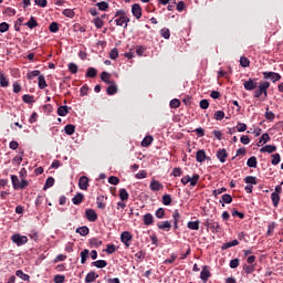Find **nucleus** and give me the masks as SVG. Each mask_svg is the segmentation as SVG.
<instances>
[{"label": "nucleus", "mask_w": 283, "mask_h": 283, "mask_svg": "<svg viewBox=\"0 0 283 283\" xmlns=\"http://www.w3.org/2000/svg\"><path fill=\"white\" fill-rule=\"evenodd\" d=\"M114 21L116 22V25H119L120 28H127L129 18L127 17L125 10H118L114 15Z\"/></svg>", "instance_id": "f257e3e1"}, {"label": "nucleus", "mask_w": 283, "mask_h": 283, "mask_svg": "<svg viewBox=\"0 0 283 283\" xmlns=\"http://www.w3.org/2000/svg\"><path fill=\"white\" fill-rule=\"evenodd\" d=\"M11 240L18 247H23V244H28V237L21 234H13Z\"/></svg>", "instance_id": "f03ea898"}, {"label": "nucleus", "mask_w": 283, "mask_h": 283, "mask_svg": "<svg viewBox=\"0 0 283 283\" xmlns=\"http://www.w3.org/2000/svg\"><path fill=\"white\" fill-rule=\"evenodd\" d=\"M78 187L82 191H87V187H90V178H87V176H82L78 180Z\"/></svg>", "instance_id": "7ed1b4c3"}, {"label": "nucleus", "mask_w": 283, "mask_h": 283, "mask_svg": "<svg viewBox=\"0 0 283 283\" xmlns=\"http://www.w3.org/2000/svg\"><path fill=\"white\" fill-rule=\"evenodd\" d=\"M244 90H248L249 92L255 90L258 87V82L253 78H249V81H245L243 83Z\"/></svg>", "instance_id": "20e7f679"}, {"label": "nucleus", "mask_w": 283, "mask_h": 283, "mask_svg": "<svg viewBox=\"0 0 283 283\" xmlns=\"http://www.w3.org/2000/svg\"><path fill=\"white\" fill-rule=\"evenodd\" d=\"M85 216L90 222H96V220H98V214H96V211L92 209H86Z\"/></svg>", "instance_id": "39448f33"}, {"label": "nucleus", "mask_w": 283, "mask_h": 283, "mask_svg": "<svg viewBox=\"0 0 283 283\" xmlns=\"http://www.w3.org/2000/svg\"><path fill=\"white\" fill-rule=\"evenodd\" d=\"M132 12L136 19H140V17H143V8H140V4L138 3L133 4Z\"/></svg>", "instance_id": "423d86ee"}, {"label": "nucleus", "mask_w": 283, "mask_h": 283, "mask_svg": "<svg viewBox=\"0 0 283 283\" xmlns=\"http://www.w3.org/2000/svg\"><path fill=\"white\" fill-rule=\"evenodd\" d=\"M264 78H271V81H273V83L280 81V78H282V76L279 73H273V72H264L263 73Z\"/></svg>", "instance_id": "0eeeda50"}, {"label": "nucleus", "mask_w": 283, "mask_h": 283, "mask_svg": "<svg viewBox=\"0 0 283 283\" xmlns=\"http://www.w3.org/2000/svg\"><path fill=\"white\" fill-rule=\"evenodd\" d=\"M229 154H227V149H219L217 151V158L220 160V163H227Z\"/></svg>", "instance_id": "6e6552de"}, {"label": "nucleus", "mask_w": 283, "mask_h": 283, "mask_svg": "<svg viewBox=\"0 0 283 283\" xmlns=\"http://www.w3.org/2000/svg\"><path fill=\"white\" fill-rule=\"evenodd\" d=\"M150 189L151 191H160V189H164V186L160 184V181L153 179L150 181Z\"/></svg>", "instance_id": "1a4fd4ad"}, {"label": "nucleus", "mask_w": 283, "mask_h": 283, "mask_svg": "<svg viewBox=\"0 0 283 283\" xmlns=\"http://www.w3.org/2000/svg\"><path fill=\"white\" fill-rule=\"evenodd\" d=\"M200 277H201L202 282H207L209 280V277H211V272L209 271V268H207V266L202 268Z\"/></svg>", "instance_id": "9d476101"}, {"label": "nucleus", "mask_w": 283, "mask_h": 283, "mask_svg": "<svg viewBox=\"0 0 283 283\" xmlns=\"http://www.w3.org/2000/svg\"><path fill=\"white\" fill-rule=\"evenodd\" d=\"M106 92L108 96H114V94L118 92V86L116 85V82H112L109 86L106 88Z\"/></svg>", "instance_id": "9b49d317"}, {"label": "nucleus", "mask_w": 283, "mask_h": 283, "mask_svg": "<svg viewBox=\"0 0 283 283\" xmlns=\"http://www.w3.org/2000/svg\"><path fill=\"white\" fill-rule=\"evenodd\" d=\"M101 78H102L103 83H106L107 85L114 83V80H112V74H109L105 71L102 72Z\"/></svg>", "instance_id": "f8f14e48"}, {"label": "nucleus", "mask_w": 283, "mask_h": 283, "mask_svg": "<svg viewBox=\"0 0 283 283\" xmlns=\"http://www.w3.org/2000/svg\"><path fill=\"white\" fill-rule=\"evenodd\" d=\"M120 240L123 243H125L126 247H129V242L132 241V234L125 231L122 233Z\"/></svg>", "instance_id": "ddd939ff"}, {"label": "nucleus", "mask_w": 283, "mask_h": 283, "mask_svg": "<svg viewBox=\"0 0 283 283\" xmlns=\"http://www.w3.org/2000/svg\"><path fill=\"white\" fill-rule=\"evenodd\" d=\"M277 147L273 145H266L260 149L261 154H273V151H276Z\"/></svg>", "instance_id": "4468645a"}, {"label": "nucleus", "mask_w": 283, "mask_h": 283, "mask_svg": "<svg viewBox=\"0 0 283 283\" xmlns=\"http://www.w3.org/2000/svg\"><path fill=\"white\" fill-rule=\"evenodd\" d=\"M197 163H205L207 159V153L205 150H198L196 154Z\"/></svg>", "instance_id": "2eb2a0df"}, {"label": "nucleus", "mask_w": 283, "mask_h": 283, "mask_svg": "<svg viewBox=\"0 0 283 283\" xmlns=\"http://www.w3.org/2000/svg\"><path fill=\"white\" fill-rule=\"evenodd\" d=\"M247 165L248 167L255 169V167H258V158L255 156L250 157L247 161Z\"/></svg>", "instance_id": "dca6fc26"}, {"label": "nucleus", "mask_w": 283, "mask_h": 283, "mask_svg": "<svg viewBox=\"0 0 283 283\" xmlns=\"http://www.w3.org/2000/svg\"><path fill=\"white\" fill-rule=\"evenodd\" d=\"M38 85H39L40 90H45V87H48V83L45 82V76L40 75L38 77Z\"/></svg>", "instance_id": "f3484780"}, {"label": "nucleus", "mask_w": 283, "mask_h": 283, "mask_svg": "<svg viewBox=\"0 0 283 283\" xmlns=\"http://www.w3.org/2000/svg\"><path fill=\"white\" fill-rule=\"evenodd\" d=\"M92 264L93 266H96V269H105V266H107V261L97 260V261H94Z\"/></svg>", "instance_id": "a211bd4d"}, {"label": "nucleus", "mask_w": 283, "mask_h": 283, "mask_svg": "<svg viewBox=\"0 0 283 283\" xmlns=\"http://www.w3.org/2000/svg\"><path fill=\"white\" fill-rule=\"evenodd\" d=\"M188 229H191V231H198V229H200V221H189Z\"/></svg>", "instance_id": "6ab92c4d"}, {"label": "nucleus", "mask_w": 283, "mask_h": 283, "mask_svg": "<svg viewBox=\"0 0 283 283\" xmlns=\"http://www.w3.org/2000/svg\"><path fill=\"white\" fill-rule=\"evenodd\" d=\"M97 277H98V274H96V272H90V273L86 275V277H85V282H86V283L94 282Z\"/></svg>", "instance_id": "aec40b11"}, {"label": "nucleus", "mask_w": 283, "mask_h": 283, "mask_svg": "<svg viewBox=\"0 0 283 283\" xmlns=\"http://www.w3.org/2000/svg\"><path fill=\"white\" fill-rule=\"evenodd\" d=\"M154 223V216H151V213H147L144 216V224H146V227H149V224Z\"/></svg>", "instance_id": "412c9836"}, {"label": "nucleus", "mask_w": 283, "mask_h": 283, "mask_svg": "<svg viewBox=\"0 0 283 283\" xmlns=\"http://www.w3.org/2000/svg\"><path fill=\"white\" fill-rule=\"evenodd\" d=\"M119 198L123 202H125V200H129V193L127 192V190L125 188H122L119 190Z\"/></svg>", "instance_id": "4be33fe9"}, {"label": "nucleus", "mask_w": 283, "mask_h": 283, "mask_svg": "<svg viewBox=\"0 0 283 283\" xmlns=\"http://www.w3.org/2000/svg\"><path fill=\"white\" fill-rule=\"evenodd\" d=\"M0 85L1 87H8V85H10L8 77H6L2 72H0Z\"/></svg>", "instance_id": "5701e85b"}, {"label": "nucleus", "mask_w": 283, "mask_h": 283, "mask_svg": "<svg viewBox=\"0 0 283 283\" xmlns=\"http://www.w3.org/2000/svg\"><path fill=\"white\" fill-rule=\"evenodd\" d=\"M80 255L82 264H85V262H87V258H90V250H83Z\"/></svg>", "instance_id": "b1692460"}, {"label": "nucleus", "mask_w": 283, "mask_h": 283, "mask_svg": "<svg viewBox=\"0 0 283 283\" xmlns=\"http://www.w3.org/2000/svg\"><path fill=\"white\" fill-rule=\"evenodd\" d=\"M15 275H17L18 277H20V280H23L24 282L30 281V275L23 273V271H21V270H18V271L15 272Z\"/></svg>", "instance_id": "393cba45"}, {"label": "nucleus", "mask_w": 283, "mask_h": 283, "mask_svg": "<svg viewBox=\"0 0 283 283\" xmlns=\"http://www.w3.org/2000/svg\"><path fill=\"white\" fill-rule=\"evenodd\" d=\"M64 132H65V134H67V136H72V134H74V132H76V127L72 124H69L65 126Z\"/></svg>", "instance_id": "a878e982"}, {"label": "nucleus", "mask_w": 283, "mask_h": 283, "mask_svg": "<svg viewBox=\"0 0 283 283\" xmlns=\"http://www.w3.org/2000/svg\"><path fill=\"white\" fill-rule=\"evenodd\" d=\"M83 198H85V196H83V193L78 192V193L72 199L73 205H81V202H83Z\"/></svg>", "instance_id": "bb28decb"}, {"label": "nucleus", "mask_w": 283, "mask_h": 283, "mask_svg": "<svg viewBox=\"0 0 283 283\" xmlns=\"http://www.w3.org/2000/svg\"><path fill=\"white\" fill-rule=\"evenodd\" d=\"M154 143V137L151 136H146L143 142H142V147H149Z\"/></svg>", "instance_id": "cd10ccee"}, {"label": "nucleus", "mask_w": 283, "mask_h": 283, "mask_svg": "<svg viewBox=\"0 0 283 283\" xmlns=\"http://www.w3.org/2000/svg\"><path fill=\"white\" fill-rule=\"evenodd\" d=\"M271 200L273 202V206L277 207L280 205V195H277V192H272Z\"/></svg>", "instance_id": "c85d7f7f"}, {"label": "nucleus", "mask_w": 283, "mask_h": 283, "mask_svg": "<svg viewBox=\"0 0 283 283\" xmlns=\"http://www.w3.org/2000/svg\"><path fill=\"white\" fill-rule=\"evenodd\" d=\"M269 87H271V83L269 82H263L259 85V90L263 92L264 96H266V90H269Z\"/></svg>", "instance_id": "c756f323"}, {"label": "nucleus", "mask_w": 283, "mask_h": 283, "mask_svg": "<svg viewBox=\"0 0 283 283\" xmlns=\"http://www.w3.org/2000/svg\"><path fill=\"white\" fill-rule=\"evenodd\" d=\"M158 229H161V230L167 229V231H169V229H171V222L163 221V222L158 223Z\"/></svg>", "instance_id": "7c9ffc66"}, {"label": "nucleus", "mask_w": 283, "mask_h": 283, "mask_svg": "<svg viewBox=\"0 0 283 283\" xmlns=\"http://www.w3.org/2000/svg\"><path fill=\"white\" fill-rule=\"evenodd\" d=\"M172 220H174L175 229H178V222L180 220V212H178V210H176L172 213Z\"/></svg>", "instance_id": "2f4dec72"}, {"label": "nucleus", "mask_w": 283, "mask_h": 283, "mask_svg": "<svg viewBox=\"0 0 283 283\" xmlns=\"http://www.w3.org/2000/svg\"><path fill=\"white\" fill-rule=\"evenodd\" d=\"M25 25H28V28L32 30L33 28H36L39 23L36 22V19H34V17H31L30 20L25 23Z\"/></svg>", "instance_id": "473e14b6"}, {"label": "nucleus", "mask_w": 283, "mask_h": 283, "mask_svg": "<svg viewBox=\"0 0 283 283\" xmlns=\"http://www.w3.org/2000/svg\"><path fill=\"white\" fill-rule=\"evenodd\" d=\"M76 233H80V235H87L90 233V228L80 227L76 229Z\"/></svg>", "instance_id": "72a5a7b5"}, {"label": "nucleus", "mask_w": 283, "mask_h": 283, "mask_svg": "<svg viewBox=\"0 0 283 283\" xmlns=\"http://www.w3.org/2000/svg\"><path fill=\"white\" fill-rule=\"evenodd\" d=\"M96 74H97V71H96V69H94V67H90V69L87 70V72H86V76H87L88 78H95Z\"/></svg>", "instance_id": "f704fd0d"}, {"label": "nucleus", "mask_w": 283, "mask_h": 283, "mask_svg": "<svg viewBox=\"0 0 283 283\" xmlns=\"http://www.w3.org/2000/svg\"><path fill=\"white\" fill-rule=\"evenodd\" d=\"M50 187H54V179L52 177H49L45 181L43 190L50 189Z\"/></svg>", "instance_id": "c9c22d12"}, {"label": "nucleus", "mask_w": 283, "mask_h": 283, "mask_svg": "<svg viewBox=\"0 0 283 283\" xmlns=\"http://www.w3.org/2000/svg\"><path fill=\"white\" fill-rule=\"evenodd\" d=\"M57 115L59 116H67V106H60L57 108Z\"/></svg>", "instance_id": "e433bc0d"}, {"label": "nucleus", "mask_w": 283, "mask_h": 283, "mask_svg": "<svg viewBox=\"0 0 283 283\" xmlns=\"http://www.w3.org/2000/svg\"><path fill=\"white\" fill-rule=\"evenodd\" d=\"M39 74H41V71H38V70L36 71H31L27 74V77H28L29 81H32V78L39 76Z\"/></svg>", "instance_id": "4c0bfd02"}, {"label": "nucleus", "mask_w": 283, "mask_h": 283, "mask_svg": "<svg viewBox=\"0 0 283 283\" xmlns=\"http://www.w3.org/2000/svg\"><path fill=\"white\" fill-rule=\"evenodd\" d=\"M244 180H245L247 185H258V180L253 176H248V177H245Z\"/></svg>", "instance_id": "58836bf2"}, {"label": "nucleus", "mask_w": 283, "mask_h": 283, "mask_svg": "<svg viewBox=\"0 0 283 283\" xmlns=\"http://www.w3.org/2000/svg\"><path fill=\"white\" fill-rule=\"evenodd\" d=\"M222 202H224L226 205H231L233 202V198L231 197V195H223Z\"/></svg>", "instance_id": "ea45409f"}, {"label": "nucleus", "mask_w": 283, "mask_h": 283, "mask_svg": "<svg viewBox=\"0 0 283 283\" xmlns=\"http://www.w3.org/2000/svg\"><path fill=\"white\" fill-rule=\"evenodd\" d=\"M251 64V62L249 61V59H247L245 56L240 59V65L241 67H249V65Z\"/></svg>", "instance_id": "a19ab883"}, {"label": "nucleus", "mask_w": 283, "mask_h": 283, "mask_svg": "<svg viewBox=\"0 0 283 283\" xmlns=\"http://www.w3.org/2000/svg\"><path fill=\"white\" fill-rule=\"evenodd\" d=\"M69 71L71 72V74H76V72H78V66L75 63H70Z\"/></svg>", "instance_id": "79ce46f5"}, {"label": "nucleus", "mask_w": 283, "mask_h": 283, "mask_svg": "<svg viewBox=\"0 0 283 283\" xmlns=\"http://www.w3.org/2000/svg\"><path fill=\"white\" fill-rule=\"evenodd\" d=\"M265 118H266V120H274L275 114L273 112L269 111V108H266Z\"/></svg>", "instance_id": "37998d69"}, {"label": "nucleus", "mask_w": 283, "mask_h": 283, "mask_svg": "<svg viewBox=\"0 0 283 283\" xmlns=\"http://www.w3.org/2000/svg\"><path fill=\"white\" fill-rule=\"evenodd\" d=\"M198 180H200V176L199 175H193L192 178H190L191 187H196L198 185Z\"/></svg>", "instance_id": "c03bdc74"}, {"label": "nucleus", "mask_w": 283, "mask_h": 283, "mask_svg": "<svg viewBox=\"0 0 283 283\" xmlns=\"http://www.w3.org/2000/svg\"><path fill=\"white\" fill-rule=\"evenodd\" d=\"M163 203L168 207V205H171V196L169 195H164L163 196Z\"/></svg>", "instance_id": "a18cd8bd"}, {"label": "nucleus", "mask_w": 283, "mask_h": 283, "mask_svg": "<svg viewBox=\"0 0 283 283\" xmlns=\"http://www.w3.org/2000/svg\"><path fill=\"white\" fill-rule=\"evenodd\" d=\"M11 180H12L13 188H14V189H19V185H20V182H19V177L12 175V176H11Z\"/></svg>", "instance_id": "49530a36"}, {"label": "nucleus", "mask_w": 283, "mask_h": 283, "mask_svg": "<svg viewBox=\"0 0 283 283\" xmlns=\"http://www.w3.org/2000/svg\"><path fill=\"white\" fill-rule=\"evenodd\" d=\"M96 6H97L98 10H102V11H105V10H107V8H109V4H107V2H105V1L98 2Z\"/></svg>", "instance_id": "de8ad7c7"}, {"label": "nucleus", "mask_w": 283, "mask_h": 283, "mask_svg": "<svg viewBox=\"0 0 283 283\" xmlns=\"http://www.w3.org/2000/svg\"><path fill=\"white\" fill-rule=\"evenodd\" d=\"M49 30L50 32H53V33L59 32V23L52 22L49 27Z\"/></svg>", "instance_id": "09e8293b"}, {"label": "nucleus", "mask_w": 283, "mask_h": 283, "mask_svg": "<svg viewBox=\"0 0 283 283\" xmlns=\"http://www.w3.org/2000/svg\"><path fill=\"white\" fill-rule=\"evenodd\" d=\"M10 30V24L8 22L0 23V32H8Z\"/></svg>", "instance_id": "8fccbe9b"}, {"label": "nucleus", "mask_w": 283, "mask_h": 283, "mask_svg": "<svg viewBox=\"0 0 283 283\" xmlns=\"http://www.w3.org/2000/svg\"><path fill=\"white\" fill-rule=\"evenodd\" d=\"M240 266V260L233 259L230 261V269H238Z\"/></svg>", "instance_id": "3c124183"}, {"label": "nucleus", "mask_w": 283, "mask_h": 283, "mask_svg": "<svg viewBox=\"0 0 283 283\" xmlns=\"http://www.w3.org/2000/svg\"><path fill=\"white\" fill-rule=\"evenodd\" d=\"M109 59H112L113 61L118 59V49H113L109 53Z\"/></svg>", "instance_id": "603ef678"}, {"label": "nucleus", "mask_w": 283, "mask_h": 283, "mask_svg": "<svg viewBox=\"0 0 283 283\" xmlns=\"http://www.w3.org/2000/svg\"><path fill=\"white\" fill-rule=\"evenodd\" d=\"M170 107H172V109H176V108H178V107H180V99H172L171 102H170Z\"/></svg>", "instance_id": "864d4df0"}, {"label": "nucleus", "mask_w": 283, "mask_h": 283, "mask_svg": "<svg viewBox=\"0 0 283 283\" xmlns=\"http://www.w3.org/2000/svg\"><path fill=\"white\" fill-rule=\"evenodd\" d=\"M108 182L109 185H118V182H120V179H118V177L112 176L108 178Z\"/></svg>", "instance_id": "5fc2aeb1"}, {"label": "nucleus", "mask_w": 283, "mask_h": 283, "mask_svg": "<svg viewBox=\"0 0 283 283\" xmlns=\"http://www.w3.org/2000/svg\"><path fill=\"white\" fill-rule=\"evenodd\" d=\"M91 244H92V247H101L103 244V241H101L96 238H93V239H91Z\"/></svg>", "instance_id": "6e6d98bb"}, {"label": "nucleus", "mask_w": 283, "mask_h": 283, "mask_svg": "<svg viewBox=\"0 0 283 283\" xmlns=\"http://www.w3.org/2000/svg\"><path fill=\"white\" fill-rule=\"evenodd\" d=\"M54 282L55 283H63V282H65V276L61 275V274H57V275L54 276Z\"/></svg>", "instance_id": "4d7b16f0"}, {"label": "nucleus", "mask_w": 283, "mask_h": 283, "mask_svg": "<svg viewBox=\"0 0 283 283\" xmlns=\"http://www.w3.org/2000/svg\"><path fill=\"white\" fill-rule=\"evenodd\" d=\"M214 118H216V120H222V118H224V112L218 111V112L214 114Z\"/></svg>", "instance_id": "13d9d810"}, {"label": "nucleus", "mask_w": 283, "mask_h": 283, "mask_svg": "<svg viewBox=\"0 0 283 283\" xmlns=\"http://www.w3.org/2000/svg\"><path fill=\"white\" fill-rule=\"evenodd\" d=\"M272 165H280V154L272 155Z\"/></svg>", "instance_id": "bf43d9fd"}, {"label": "nucleus", "mask_w": 283, "mask_h": 283, "mask_svg": "<svg viewBox=\"0 0 283 283\" xmlns=\"http://www.w3.org/2000/svg\"><path fill=\"white\" fill-rule=\"evenodd\" d=\"M160 34H161V36H164V39H169V36H170L169 29H161Z\"/></svg>", "instance_id": "052dcab7"}, {"label": "nucleus", "mask_w": 283, "mask_h": 283, "mask_svg": "<svg viewBox=\"0 0 283 283\" xmlns=\"http://www.w3.org/2000/svg\"><path fill=\"white\" fill-rule=\"evenodd\" d=\"M94 24H95V28H103V20L101 18H95L94 19Z\"/></svg>", "instance_id": "680f3d73"}, {"label": "nucleus", "mask_w": 283, "mask_h": 283, "mask_svg": "<svg viewBox=\"0 0 283 283\" xmlns=\"http://www.w3.org/2000/svg\"><path fill=\"white\" fill-rule=\"evenodd\" d=\"M237 132H247V124L244 123H239L237 125Z\"/></svg>", "instance_id": "e2e57ef3"}, {"label": "nucleus", "mask_w": 283, "mask_h": 283, "mask_svg": "<svg viewBox=\"0 0 283 283\" xmlns=\"http://www.w3.org/2000/svg\"><path fill=\"white\" fill-rule=\"evenodd\" d=\"M200 107H201V109H209V101L201 99L200 101Z\"/></svg>", "instance_id": "0e129e2a"}, {"label": "nucleus", "mask_w": 283, "mask_h": 283, "mask_svg": "<svg viewBox=\"0 0 283 283\" xmlns=\"http://www.w3.org/2000/svg\"><path fill=\"white\" fill-rule=\"evenodd\" d=\"M22 101L24 103H34V97H32L31 95H23Z\"/></svg>", "instance_id": "69168bd1"}, {"label": "nucleus", "mask_w": 283, "mask_h": 283, "mask_svg": "<svg viewBox=\"0 0 283 283\" xmlns=\"http://www.w3.org/2000/svg\"><path fill=\"white\" fill-rule=\"evenodd\" d=\"M156 218H165V209L163 208H159L157 211H156Z\"/></svg>", "instance_id": "338daca9"}, {"label": "nucleus", "mask_w": 283, "mask_h": 283, "mask_svg": "<svg viewBox=\"0 0 283 283\" xmlns=\"http://www.w3.org/2000/svg\"><path fill=\"white\" fill-rule=\"evenodd\" d=\"M63 14H64L65 17H69L70 19H72V17H74V11H73L72 9H65V10L63 11Z\"/></svg>", "instance_id": "774afa93"}]
</instances>
